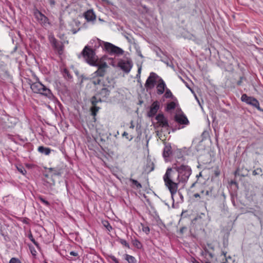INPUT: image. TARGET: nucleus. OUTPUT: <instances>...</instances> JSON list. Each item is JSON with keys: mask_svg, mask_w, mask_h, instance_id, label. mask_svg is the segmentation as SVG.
<instances>
[{"mask_svg": "<svg viewBox=\"0 0 263 263\" xmlns=\"http://www.w3.org/2000/svg\"><path fill=\"white\" fill-rule=\"evenodd\" d=\"M184 159L180 156L178 157L176 163L173 165L172 167H168L163 177L164 184L171 193L172 197L178 191L179 184H185L191 175V167L183 163L182 161Z\"/></svg>", "mask_w": 263, "mask_h": 263, "instance_id": "f257e3e1", "label": "nucleus"}, {"mask_svg": "<svg viewBox=\"0 0 263 263\" xmlns=\"http://www.w3.org/2000/svg\"><path fill=\"white\" fill-rule=\"evenodd\" d=\"M91 83L95 86V95L90 99L91 104L95 105L99 102H106L108 99L114 86L106 84L100 78H93Z\"/></svg>", "mask_w": 263, "mask_h": 263, "instance_id": "f03ea898", "label": "nucleus"}, {"mask_svg": "<svg viewBox=\"0 0 263 263\" xmlns=\"http://www.w3.org/2000/svg\"><path fill=\"white\" fill-rule=\"evenodd\" d=\"M82 53L88 64L92 66L98 67V70L95 72V74L98 77H103L105 74L106 69L108 67L107 64L106 63H103V64L99 63L94 51L87 46L85 47Z\"/></svg>", "mask_w": 263, "mask_h": 263, "instance_id": "7ed1b4c3", "label": "nucleus"}, {"mask_svg": "<svg viewBox=\"0 0 263 263\" xmlns=\"http://www.w3.org/2000/svg\"><path fill=\"white\" fill-rule=\"evenodd\" d=\"M30 88L34 93H39L49 99L53 97L51 90L39 81L30 84Z\"/></svg>", "mask_w": 263, "mask_h": 263, "instance_id": "20e7f679", "label": "nucleus"}, {"mask_svg": "<svg viewBox=\"0 0 263 263\" xmlns=\"http://www.w3.org/2000/svg\"><path fill=\"white\" fill-rule=\"evenodd\" d=\"M217 194V187L213 183L201 191V197L206 200H210L215 198Z\"/></svg>", "mask_w": 263, "mask_h": 263, "instance_id": "39448f33", "label": "nucleus"}, {"mask_svg": "<svg viewBox=\"0 0 263 263\" xmlns=\"http://www.w3.org/2000/svg\"><path fill=\"white\" fill-rule=\"evenodd\" d=\"M159 78L160 77L156 73L153 72H151L145 84L147 90L153 88Z\"/></svg>", "mask_w": 263, "mask_h": 263, "instance_id": "423d86ee", "label": "nucleus"}, {"mask_svg": "<svg viewBox=\"0 0 263 263\" xmlns=\"http://www.w3.org/2000/svg\"><path fill=\"white\" fill-rule=\"evenodd\" d=\"M241 100L242 102L246 103L247 104L256 108L259 110H261L260 108L258 101L252 97H249L245 93L241 96Z\"/></svg>", "mask_w": 263, "mask_h": 263, "instance_id": "0eeeda50", "label": "nucleus"}, {"mask_svg": "<svg viewBox=\"0 0 263 263\" xmlns=\"http://www.w3.org/2000/svg\"><path fill=\"white\" fill-rule=\"evenodd\" d=\"M104 48L107 52L111 54L122 55L124 52L121 48L108 42L105 43Z\"/></svg>", "mask_w": 263, "mask_h": 263, "instance_id": "6e6552de", "label": "nucleus"}, {"mask_svg": "<svg viewBox=\"0 0 263 263\" xmlns=\"http://www.w3.org/2000/svg\"><path fill=\"white\" fill-rule=\"evenodd\" d=\"M33 13L35 18L41 25L46 26L49 24L48 18L39 10H34Z\"/></svg>", "mask_w": 263, "mask_h": 263, "instance_id": "1a4fd4ad", "label": "nucleus"}, {"mask_svg": "<svg viewBox=\"0 0 263 263\" xmlns=\"http://www.w3.org/2000/svg\"><path fill=\"white\" fill-rule=\"evenodd\" d=\"M160 108V103L158 101H154L150 106L149 110L147 112L148 117H153L156 115Z\"/></svg>", "mask_w": 263, "mask_h": 263, "instance_id": "9d476101", "label": "nucleus"}, {"mask_svg": "<svg viewBox=\"0 0 263 263\" xmlns=\"http://www.w3.org/2000/svg\"><path fill=\"white\" fill-rule=\"evenodd\" d=\"M132 66V62L129 61H121L118 63V66L126 73L130 71Z\"/></svg>", "mask_w": 263, "mask_h": 263, "instance_id": "9b49d317", "label": "nucleus"}, {"mask_svg": "<svg viewBox=\"0 0 263 263\" xmlns=\"http://www.w3.org/2000/svg\"><path fill=\"white\" fill-rule=\"evenodd\" d=\"M159 126L162 127H168L169 126L167 119L163 114H159L156 117Z\"/></svg>", "mask_w": 263, "mask_h": 263, "instance_id": "f8f14e48", "label": "nucleus"}, {"mask_svg": "<svg viewBox=\"0 0 263 263\" xmlns=\"http://www.w3.org/2000/svg\"><path fill=\"white\" fill-rule=\"evenodd\" d=\"M156 88L157 93L158 95L163 94L165 89L166 88V86L165 82L161 78H160L158 81V84L156 86Z\"/></svg>", "mask_w": 263, "mask_h": 263, "instance_id": "ddd939ff", "label": "nucleus"}, {"mask_svg": "<svg viewBox=\"0 0 263 263\" xmlns=\"http://www.w3.org/2000/svg\"><path fill=\"white\" fill-rule=\"evenodd\" d=\"M175 121L181 124H187L189 121L184 115H176L175 117Z\"/></svg>", "mask_w": 263, "mask_h": 263, "instance_id": "4468645a", "label": "nucleus"}, {"mask_svg": "<svg viewBox=\"0 0 263 263\" xmlns=\"http://www.w3.org/2000/svg\"><path fill=\"white\" fill-rule=\"evenodd\" d=\"M84 17L87 21H92L96 20V15L92 10L87 11L84 14Z\"/></svg>", "mask_w": 263, "mask_h": 263, "instance_id": "2eb2a0df", "label": "nucleus"}, {"mask_svg": "<svg viewBox=\"0 0 263 263\" xmlns=\"http://www.w3.org/2000/svg\"><path fill=\"white\" fill-rule=\"evenodd\" d=\"M221 255L223 256V258L221 259V263H233L234 260L232 257L230 255H227V252L222 251Z\"/></svg>", "mask_w": 263, "mask_h": 263, "instance_id": "dca6fc26", "label": "nucleus"}, {"mask_svg": "<svg viewBox=\"0 0 263 263\" xmlns=\"http://www.w3.org/2000/svg\"><path fill=\"white\" fill-rule=\"evenodd\" d=\"M61 72L63 74V77L67 80H71L72 79V76L70 73L69 70L64 68L61 69Z\"/></svg>", "mask_w": 263, "mask_h": 263, "instance_id": "f3484780", "label": "nucleus"}, {"mask_svg": "<svg viewBox=\"0 0 263 263\" xmlns=\"http://www.w3.org/2000/svg\"><path fill=\"white\" fill-rule=\"evenodd\" d=\"M38 151L41 154L48 155L51 152V149L48 147L40 146L38 147Z\"/></svg>", "mask_w": 263, "mask_h": 263, "instance_id": "a211bd4d", "label": "nucleus"}, {"mask_svg": "<svg viewBox=\"0 0 263 263\" xmlns=\"http://www.w3.org/2000/svg\"><path fill=\"white\" fill-rule=\"evenodd\" d=\"M49 170L53 173V175L54 176H61L63 173L62 169L61 168L51 167Z\"/></svg>", "mask_w": 263, "mask_h": 263, "instance_id": "6ab92c4d", "label": "nucleus"}, {"mask_svg": "<svg viewBox=\"0 0 263 263\" xmlns=\"http://www.w3.org/2000/svg\"><path fill=\"white\" fill-rule=\"evenodd\" d=\"M171 154V147L170 145H166L163 149V156L164 158H167Z\"/></svg>", "mask_w": 263, "mask_h": 263, "instance_id": "aec40b11", "label": "nucleus"}, {"mask_svg": "<svg viewBox=\"0 0 263 263\" xmlns=\"http://www.w3.org/2000/svg\"><path fill=\"white\" fill-rule=\"evenodd\" d=\"M204 255L206 259L209 260L213 259L214 257L213 252L210 251L206 248L204 249Z\"/></svg>", "mask_w": 263, "mask_h": 263, "instance_id": "412c9836", "label": "nucleus"}, {"mask_svg": "<svg viewBox=\"0 0 263 263\" xmlns=\"http://www.w3.org/2000/svg\"><path fill=\"white\" fill-rule=\"evenodd\" d=\"M124 258L127 261L128 263H136L137 262V260L135 257L128 254H125Z\"/></svg>", "mask_w": 263, "mask_h": 263, "instance_id": "4be33fe9", "label": "nucleus"}, {"mask_svg": "<svg viewBox=\"0 0 263 263\" xmlns=\"http://www.w3.org/2000/svg\"><path fill=\"white\" fill-rule=\"evenodd\" d=\"M102 223L104 227L106 228V229L110 232L112 229V228L110 226L109 222L107 220H102Z\"/></svg>", "mask_w": 263, "mask_h": 263, "instance_id": "5701e85b", "label": "nucleus"}, {"mask_svg": "<svg viewBox=\"0 0 263 263\" xmlns=\"http://www.w3.org/2000/svg\"><path fill=\"white\" fill-rule=\"evenodd\" d=\"M100 107L97 106V104L92 105V107L91 108V114L93 116H95L99 111Z\"/></svg>", "mask_w": 263, "mask_h": 263, "instance_id": "b1692460", "label": "nucleus"}, {"mask_svg": "<svg viewBox=\"0 0 263 263\" xmlns=\"http://www.w3.org/2000/svg\"><path fill=\"white\" fill-rule=\"evenodd\" d=\"M133 244L137 249H140L142 247L141 243L137 239L133 240Z\"/></svg>", "mask_w": 263, "mask_h": 263, "instance_id": "393cba45", "label": "nucleus"}, {"mask_svg": "<svg viewBox=\"0 0 263 263\" xmlns=\"http://www.w3.org/2000/svg\"><path fill=\"white\" fill-rule=\"evenodd\" d=\"M129 181L134 184L135 185L137 189H140L142 187V185L141 184L138 182V181H137L136 180H135L134 179H132L130 178L129 179Z\"/></svg>", "mask_w": 263, "mask_h": 263, "instance_id": "a878e982", "label": "nucleus"}, {"mask_svg": "<svg viewBox=\"0 0 263 263\" xmlns=\"http://www.w3.org/2000/svg\"><path fill=\"white\" fill-rule=\"evenodd\" d=\"M165 90H166V91H165V93H164V97L166 98H173V95L172 92L171 91V90L167 88L165 89Z\"/></svg>", "mask_w": 263, "mask_h": 263, "instance_id": "bb28decb", "label": "nucleus"}, {"mask_svg": "<svg viewBox=\"0 0 263 263\" xmlns=\"http://www.w3.org/2000/svg\"><path fill=\"white\" fill-rule=\"evenodd\" d=\"M141 225L142 231L143 232H144L145 233H146V234H149V231H150L149 228L148 226H145L144 224H143L142 223H141Z\"/></svg>", "mask_w": 263, "mask_h": 263, "instance_id": "cd10ccee", "label": "nucleus"}, {"mask_svg": "<svg viewBox=\"0 0 263 263\" xmlns=\"http://www.w3.org/2000/svg\"><path fill=\"white\" fill-rule=\"evenodd\" d=\"M176 107V104L174 102H171L167 104V109L172 110Z\"/></svg>", "mask_w": 263, "mask_h": 263, "instance_id": "c85d7f7f", "label": "nucleus"}, {"mask_svg": "<svg viewBox=\"0 0 263 263\" xmlns=\"http://www.w3.org/2000/svg\"><path fill=\"white\" fill-rule=\"evenodd\" d=\"M28 237L30 240L36 246L39 247V243L35 241V240L33 238V236L31 233L29 234L28 235Z\"/></svg>", "mask_w": 263, "mask_h": 263, "instance_id": "c756f323", "label": "nucleus"}, {"mask_svg": "<svg viewBox=\"0 0 263 263\" xmlns=\"http://www.w3.org/2000/svg\"><path fill=\"white\" fill-rule=\"evenodd\" d=\"M119 242L123 246H124L125 247H127V248L129 249V244L127 242V241L124 240V239H119Z\"/></svg>", "mask_w": 263, "mask_h": 263, "instance_id": "7c9ffc66", "label": "nucleus"}, {"mask_svg": "<svg viewBox=\"0 0 263 263\" xmlns=\"http://www.w3.org/2000/svg\"><path fill=\"white\" fill-rule=\"evenodd\" d=\"M262 172V170L261 168H257L253 171L252 174L253 175L255 176L260 174Z\"/></svg>", "mask_w": 263, "mask_h": 263, "instance_id": "2f4dec72", "label": "nucleus"}, {"mask_svg": "<svg viewBox=\"0 0 263 263\" xmlns=\"http://www.w3.org/2000/svg\"><path fill=\"white\" fill-rule=\"evenodd\" d=\"M9 263H21V261L17 259V258H12L10 261H9Z\"/></svg>", "mask_w": 263, "mask_h": 263, "instance_id": "473e14b6", "label": "nucleus"}, {"mask_svg": "<svg viewBox=\"0 0 263 263\" xmlns=\"http://www.w3.org/2000/svg\"><path fill=\"white\" fill-rule=\"evenodd\" d=\"M40 201L43 203L44 204H45V205H49V203L48 201L46 200L45 199H44L43 197H40L39 198Z\"/></svg>", "mask_w": 263, "mask_h": 263, "instance_id": "72a5a7b5", "label": "nucleus"}, {"mask_svg": "<svg viewBox=\"0 0 263 263\" xmlns=\"http://www.w3.org/2000/svg\"><path fill=\"white\" fill-rule=\"evenodd\" d=\"M109 258L115 262L119 263L118 260L113 255L109 256Z\"/></svg>", "mask_w": 263, "mask_h": 263, "instance_id": "f704fd0d", "label": "nucleus"}, {"mask_svg": "<svg viewBox=\"0 0 263 263\" xmlns=\"http://www.w3.org/2000/svg\"><path fill=\"white\" fill-rule=\"evenodd\" d=\"M17 170L21 173H22L23 175H24L25 173L26 172V170L23 167H17Z\"/></svg>", "mask_w": 263, "mask_h": 263, "instance_id": "c9c22d12", "label": "nucleus"}, {"mask_svg": "<svg viewBox=\"0 0 263 263\" xmlns=\"http://www.w3.org/2000/svg\"><path fill=\"white\" fill-rule=\"evenodd\" d=\"M70 255H72V256H78V253L76 252H74V251H71L70 253H69Z\"/></svg>", "mask_w": 263, "mask_h": 263, "instance_id": "e433bc0d", "label": "nucleus"}, {"mask_svg": "<svg viewBox=\"0 0 263 263\" xmlns=\"http://www.w3.org/2000/svg\"><path fill=\"white\" fill-rule=\"evenodd\" d=\"M30 251H31V254L35 256L36 255V251L34 249H32L31 247H30Z\"/></svg>", "mask_w": 263, "mask_h": 263, "instance_id": "4c0bfd02", "label": "nucleus"}, {"mask_svg": "<svg viewBox=\"0 0 263 263\" xmlns=\"http://www.w3.org/2000/svg\"><path fill=\"white\" fill-rule=\"evenodd\" d=\"M135 127V125H134V122L133 121H131L130 122V125L129 126L130 128L134 129Z\"/></svg>", "mask_w": 263, "mask_h": 263, "instance_id": "58836bf2", "label": "nucleus"}, {"mask_svg": "<svg viewBox=\"0 0 263 263\" xmlns=\"http://www.w3.org/2000/svg\"><path fill=\"white\" fill-rule=\"evenodd\" d=\"M57 40L53 38V41H52V44L54 46V47H56V44H57Z\"/></svg>", "mask_w": 263, "mask_h": 263, "instance_id": "ea45409f", "label": "nucleus"}, {"mask_svg": "<svg viewBox=\"0 0 263 263\" xmlns=\"http://www.w3.org/2000/svg\"><path fill=\"white\" fill-rule=\"evenodd\" d=\"M194 196L195 198L200 197H201V193H200V194L196 193V194H195L194 195Z\"/></svg>", "mask_w": 263, "mask_h": 263, "instance_id": "a19ab883", "label": "nucleus"}, {"mask_svg": "<svg viewBox=\"0 0 263 263\" xmlns=\"http://www.w3.org/2000/svg\"><path fill=\"white\" fill-rule=\"evenodd\" d=\"M220 174V172L219 171L217 170L215 171V175L216 176H218Z\"/></svg>", "mask_w": 263, "mask_h": 263, "instance_id": "79ce46f5", "label": "nucleus"}, {"mask_svg": "<svg viewBox=\"0 0 263 263\" xmlns=\"http://www.w3.org/2000/svg\"><path fill=\"white\" fill-rule=\"evenodd\" d=\"M79 30H80V29H79L78 30L72 29V33L73 34H76Z\"/></svg>", "mask_w": 263, "mask_h": 263, "instance_id": "37998d69", "label": "nucleus"}, {"mask_svg": "<svg viewBox=\"0 0 263 263\" xmlns=\"http://www.w3.org/2000/svg\"><path fill=\"white\" fill-rule=\"evenodd\" d=\"M202 172H200L199 174L198 175H197L196 176V177L197 178V179H198V178L200 177H202Z\"/></svg>", "mask_w": 263, "mask_h": 263, "instance_id": "c03bdc74", "label": "nucleus"}, {"mask_svg": "<svg viewBox=\"0 0 263 263\" xmlns=\"http://www.w3.org/2000/svg\"><path fill=\"white\" fill-rule=\"evenodd\" d=\"M50 4L51 5H54V4H55L54 1V0H50Z\"/></svg>", "mask_w": 263, "mask_h": 263, "instance_id": "a18cd8bd", "label": "nucleus"}, {"mask_svg": "<svg viewBox=\"0 0 263 263\" xmlns=\"http://www.w3.org/2000/svg\"><path fill=\"white\" fill-rule=\"evenodd\" d=\"M197 183V181H196V182H194V183L191 185V188L194 187L195 186V185H196V184Z\"/></svg>", "mask_w": 263, "mask_h": 263, "instance_id": "49530a36", "label": "nucleus"}, {"mask_svg": "<svg viewBox=\"0 0 263 263\" xmlns=\"http://www.w3.org/2000/svg\"><path fill=\"white\" fill-rule=\"evenodd\" d=\"M208 247L213 251L214 250V247L212 246L211 245H208Z\"/></svg>", "mask_w": 263, "mask_h": 263, "instance_id": "de8ad7c7", "label": "nucleus"}, {"mask_svg": "<svg viewBox=\"0 0 263 263\" xmlns=\"http://www.w3.org/2000/svg\"><path fill=\"white\" fill-rule=\"evenodd\" d=\"M127 135H128L127 133H126V132H124L123 133V134H122V136H127Z\"/></svg>", "mask_w": 263, "mask_h": 263, "instance_id": "09e8293b", "label": "nucleus"}, {"mask_svg": "<svg viewBox=\"0 0 263 263\" xmlns=\"http://www.w3.org/2000/svg\"><path fill=\"white\" fill-rule=\"evenodd\" d=\"M141 68H139L138 69V72L139 74H140V72H141Z\"/></svg>", "mask_w": 263, "mask_h": 263, "instance_id": "8fccbe9b", "label": "nucleus"}, {"mask_svg": "<svg viewBox=\"0 0 263 263\" xmlns=\"http://www.w3.org/2000/svg\"><path fill=\"white\" fill-rule=\"evenodd\" d=\"M240 84H241V81H238V82H237V84H238V85H240Z\"/></svg>", "mask_w": 263, "mask_h": 263, "instance_id": "3c124183", "label": "nucleus"}, {"mask_svg": "<svg viewBox=\"0 0 263 263\" xmlns=\"http://www.w3.org/2000/svg\"><path fill=\"white\" fill-rule=\"evenodd\" d=\"M194 263H200V262H199L198 261H197L195 260V261L194 262Z\"/></svg>", "mask_w": 263, "mask_h": 263, "instance_id": "603ef678", "label": "nucleus"}, {"mask_svg": "<svg viewBox=\"0 0 263 263\" xmlns=\"http://www.w3.org/2000/svg\"><path fill=\"white\" fill-rule=\"evenodd\" d=\"M76 74L77 75H78V71H76Z\"/></svg>", "mask_w": 263, "mask_h": 263, "instance_id": "864d4df0", "label": "nucleus"}, {"mask_svg": "<svg viewBox=\"0 0 263 263\" xmlns=\"http://www.w3.org/2000/svg\"><path fill=\"white\" fill-rule=\"evenodd\" d=\"M181 232L183 231V229H181Z\"/></svg>", "mask_w": 263, "mask_h": 263, "instance_id": "5fc2aeb1", "label": "nucleus"}, {"mask_svg": "<svg viewBox=\"0 0 263 263\" xmlns=\"http://www.w3.org/2000/svg\"><path fill=\"white\" fill-rule=\"evenodd\" d=\"M205 263H210L209 261H206Z\"/></svg>", "mask_w": 263, "mask_h": 263, "instance_id": "6e6d98bb", "label": "nucleus"}]
</instances>
